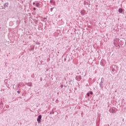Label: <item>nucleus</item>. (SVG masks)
I'll return each mask as SVG.
<instances>
[{"mask_svg":"<svg viewBox=\"0 0 126 126\" xmlns=\"http://www.w3.org/2000/svg\"><path fill=\"white\" fill-rule=\"evenodd\" d=\"M41 119H42V116L41 115L38 116V118L37 119L38 124H40V123H41Z\"/></svg>","mask_w":126,"mask_h":126,"instance_id":"obj_1","label":"nucleus"},{"mask_svg":"<svg viewBox=\"0 0 126 126\" xmlns=\"http://www.w3.org/2000/svg\"><path fill=\"white\" fill-rule=\"evenodd\" d=\"M123 9L120 8V9H119V12H120V13H123Z\"/></svg>","mask_w":126,"mask_h":126,"instance_id":"obj_2","label":"nucleus"},{"mask_svg":"<svg viewBox=\"0 0 126 126\" xmlns=\"http://www.w3.org/2000/svg\"><path fill=\"white\" fill-rule=\"evenodd\" d=\"M36 5L37 7H39V6H40V4L39 3H37Z\"/></svg>","mask_w":126,"mask_h":126,"instance_id":"obj_3","label":"nucleus"},{"mask_svg":"<svg viewBox=\"0 0 126 126\" xmlns=\"http://www.w3.org/2000/svg\"><path fill=\"white\" fill-rule=\"evenodd\" d=\"M90 95V94L89 93H88L87 94V96H88V97H89Z\"/></svg>","mask_w":126,"mask_h":126,"instance_id":"obj_4","label":"nucleus"},{"mask_svg":"<svg viewBox=\"0 0 126 126\" xmlns=\"http://www.w3.org/2000/svg\"><path fill=\"white\" fill-rule=\"evenodd\" d=\"M90 94H91V95H92V94H93V92H90Z\"/></svg>","mask_w":126,"mask_h":126,"instance_id":"obj_5","label":"nucleus"},{"mask_svg":"<svg viewBox=\"0 0 126 126\" xmlns=\"http://www.w3.org/2000/svg\"><path fill=\"white\" fill-rule=\"evenodd\" d=\"M61 88H63V85H62L61 86Z\"/></svg>","mask_w":126,"mask_h":126,"instance_id":"obj_6","label":"nucleus"},{"mask_svg":"<svg viewBox=\"0 0 126 126\" xmlns=\"http://www.w3.org/2000/svg\"><path fill=\"white\" fill-rule=\"evenodd\" d=\"M50 2L52 3V2H53V0H50Z\"/></svg>","mask_w":126,"mask_h":126,"instance_id":"obj_7","label":"nucleus"},{"mask_svg":"<svg viewBox=\"0 0 126 126\" xmlns=\"http://www.w3.org/2000/svg\"><path fill=\"white\" fill-rule=\"evenodd\" d=\"M36 10V8H33V10Z\"/></svg>","mask_w":126,"mask_h":126,"instance_id":"obj_8","label":"nucleus"}]
</instances>
